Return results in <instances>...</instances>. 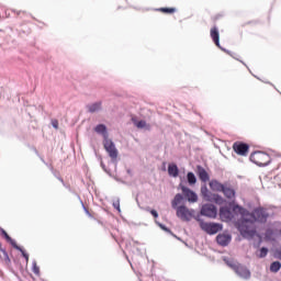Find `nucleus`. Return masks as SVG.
<instances>
[{"label":"nucleus","instance_id":"5","mask_svg":"<svg viewBox=\"0 0 281 281\" xmlns=\"http://www.w3.org/2000/svg\"><path fill=\"white\" fill-rule=\"evenodd\" d=\"M177 216L181 221H192V216H194V211L188 209L186 205L178 206L177 209Z\"/></svg>","mask_w":281,"mask_h":281},{"label":"nucleus","instance_id":"2","mask_svg":"<svg viewBox=\"0 0 281 281\" xmlns=\"http://www.w3.org/2000/svg\"><path fill=\"white\" fill-rule=\"evenodd\" d=\"M250 161L256 166H269L271 164V156L265 151H254L250 155Z\"/></svg>","mask_w":281,"mask_h":281},{"label":"nucleus","instance_id":"36","mask_svg":"<svg viewBox=\"0 0 281 281\" xmlns=\"http://www.w3.org/2000/svg\"><path fill=\"white\" fill-rule=\"evenodd\" d=\"M162 170L166 171V167H162Z\"/></svg>","mask_w":281,"mask_h":281},{"label":"nucleus","instance_id":"3","mask_svg":"<svg viewBox=\"0 0 281 281\" xmlns=\"http://www.w3.org/2000/svg\"><path fill=\"white\" fill-rule=\"evenodd\" d=\"M103 147L104 150L108 153L109 157L112 159V161H117V155H120V153L115 147V143H113L110 138H105L103 139Z\"/></svg>","mask_w":281,"mask_h":281},{"label":"nucleus","instance_id":"31","mask_svg":"<svg viewBox=\"0 0 281 281\" xmlns=\"http://www.w3.org/2000/svg\"><path fill=\"white\" fill-rule=\"evenodd\" d=\"M18 251H21L23 258H25L26 262H30V255H27V252H25V250H23V248L20 247V249H18Z\"/></svg>","mask_w":281,"mask_h":281},{"label":"nucleus","instance_id":"32","mask_svg":"<svg viewBox=\"0 0 281 281\" xmlns=\"http://www.w3.org/2000/svg\"><path fill=\"white\" fill-rule=\"evenodd\" d=\"M150 214L154 216V218H159V213H157L155 210H151Z\"/></svg>","mask_w":281,"mask_h":281},{"label":"nucleus","instance_id":"14","mask_svg":"<svg viewBox=\"0 0 281 281\" xmlns=\"http://www.w3.org/2000/svg\"><path fill=\"white\" fill-rule=\"evenodd\" d=\"M196 175L203 183H207V181H210V175L202 166L196 167Z\"/></svg>","mask_w":281,"mask_h":281},{"label":"nucleus","instance_id":"22","mask_svg":"<svg viewBox=\"0 0 281 281\" xmlns=\"http://www.w3.org/2000/svg\"><path fill=\"white\" fill-rule=\"evenodd\" d=\"M1 233L4 235L5 240H8V243H10V245H12V247L14 249H21V247L19 245H16V241L14 239H12V237H10V235H8L5 229L1 228Z\"/></svg>","mask_w":281,"mask_h":281},{"label":"nucleus","instance_id":"26","mask_svg":"<svg viewBox=\"0 0 281 281\" xmlns=\"http://www.w3.org/2000/svg\"><path fill=\"white\" fill-rule=\"evenodd\" d=\"M281 269V262L280 261H274L270 265V271L271 273H278Z\"/></svg>","mask_w":281,"mask_h":281},{"label":"nucleus","instance_id":"9","mask_svg":"<svg viewBox=\"0 0 281 281\" xmlns=\"http://www.w3.org/2000/svg\"><path fill=\"white\" fill-rule=\"evenodd\" d=\"M222 193L228 201H232L233 203H234V201H236V189H234V187H232V184L225 183V187H224Z\"/></svg>","mask_w":281,"mask_h":281},{"label":"nucleus","instance_id":"20","mask_svg":"<svg viewBox=\"0 0 281 281\" xmlns=\"http://www.w3.org/2000/svg\"><path fill=\"white\" fill-rule=\"evenodd\" d=\"M89 113H97V111H100L102 109V101L91 103L87 106Z\"/></svg>","mask_w":281,"mask_h":281},{"label":"nucleus","instance_id":"21","mask_svg":"<svg viewBox=\"0 0 281 281\" xmlns=\"http://www.w3.org/2000/svg\"><path fill=\"white\" fill-rule=\"evenodd\" d=\"M214 193H212L207 187H201V196L204 199V201L210 202V199L212 198Z\"/></svg>","mask_w":281,"mask_h":281},{"label":"nucleus","instance_id":"1","mask_svg":"<svg viewBox=\"0 0 281 281\" xmlns=\"http://www.w3.org/2000/svg\"><path fill=\"white\" fill-rule=\"evenodd\" d=\"M238 210L241 215V223L238 225V231L244 238H254L256 236V228H254V223H267L269 218V213L265 207H257L251 213L241 206H234V211Z\"/></svg>","mask_w":281,"mask_h":281},{"label":"nucleus","instance_id":"34","mask_svg":"<svg viewBox=\"0 0 281 281\" xmlns=\"http://www.w3.org/2000/svg\"><path fill=\"white\" fill-rule=\"evenodd\" d=\"M161 229H165V232H168V228H166V226L160 225Z\"/></svg>","mask_w":281,"mask_h":281},{"label":"nucleus","instance_id":"29","mask_svg":"<svg viewBox=\"0 0 281 281\" xmlns=\"http://www.w3.org/2000/svg\"><path fill=\"white\" fill-rule=\"evenodd\" d=\"M112 205H113L114 210H117V212H122V209L120 207V199L113 200Z\"/></svg>","mask_w":281,"mask_h":281},{"label":"nucleus","instance_id":"19","mask_svg":"<svg viewBox=\"0 0 281 281\" xmlns=\"http://www.w3.org/2000/svg\"><path fill=\"white\" fill-rule=\"evenodd\" d=\"M0 259L2 260V262H4V265H10L11 262L10 256L8 255V251L3 249V247L1 246V243H0Z\"/></svg>","mask_w":281,"mask_h":281},{"label":"nucleus","instance_id":"30","mask_svg":"<svg viewBox=\"0 0 281 281\" xmlns=\"http://www.w3.org/2000/svg\"><path fill=\"white\" fill-rule=\"evenodd\" d=\"M32 271L33 273H35V276H38L41 273V268H38V265H36V262L33 263Z\"/></svg>","mask_w":281,"mask_h":281},{"label":"nucleus","instance_id":"10","mask_svg":"<svg viewBox=\"0 0 281 281\" xmlns=\"http://www.w3.org/2000/svg\"><path fill=\"white\" fill-rule=\"evenodd\" d=\"M233 269L239 278H244L245 280H249V278H251V272L241 265L233 266Z\"/></svg>","mask_w":281,"mask_h":281},{"label":"nucleus","instance_id":"18","mask_svg":"<svg viewBox=\"0 0 281 281\" xmlns=\"http://www.w3.org/2000/svg\"><path fill=\"white\" fill-rule=\"evenodd\" d=\"M209 203H216V205H223V203H225V199L220 194L213 193L211 195V199L209 200Z\"/></svg>","mask_w":281,"mask_h":281},{"label":"nucleus","instance_id":"37","mask_svg":"<svg viewBox=\"0 0 281 281\" xmlns=\"http://www.w3.org/2000/svg\"><path fill=\"white\" fill-rule=\"evenodd\" d=\"M280 234H281V228H280Z\"/></svg>","mask_w":281,"mask_h":281},{"label":"nucleus","instance_id":"11","mask_svg":"<svg viewBox=\"0 0 281 281\" xmlns=\"http://www.w3.org/2000/svg\"><path fill=\"white\" fill-rule=\"evenodd\" d=\"M220 218L222 221H225L226 223L232 221L233 215H232V211L229 210V207L227 206H222L220 209Z\"/></svg>","mask_w":281,"mask_h":281},{"label":"nucleus","instance_id":"33","mask_svg":"<svg viewBox=\"0 0 281 281\" xmlns=\"http://www.w3.org/2000/svg\"><path fill=\"white\" fill-rule=\"evenodd\" d=\"M52 126H54L56 130H58V120H53Z\"/></svg>","mask_w":281,"mask_h":281},{"label":"nucleus","instance_id":"24","mask_svg":"<svg viewBox=\"0 0 281 281\" xmlns=\"http://www.w3.org/2000/svg\"><path fill=\"white\" fill-rule=\"evenodd\" d=\"M132 121L135 124L136 128H150V125H148V123H146V121H137L135 119H133Z\"/></svg>","mask_w":281,"mask_h":281},{"label":"nucleus","instance_id":"4","mask_svg":"<svg viewBox=\"0 0 281 281\" xmlns=\"http://www.w3.org/2000/svg\"><path fill=\"white\" fill-rule=\"evenodd\" d=\"M200 227L203 232L210 235L218 234L223 229V225L216 223H207L199 220Z\"/></svg>","mask_w":281,"mask_h":281},{"label":"nucleus","instance_id":"25","mask_svg":"<svg viewBox=\"0 0 281 281\" xmlns=\"http://www.w3.org/2000/svg\"><path fill=\"white\" fill-rule=\"evenodd\" d=\"M187 180L189 186H196V176L192 171L187 173Z\"/></svg>","mask_w":281,"mask_h":281},{"label":"nucleus","instance_id":"23","mask_svg":"<svg viewBox=\"0 0 281 281\" xmlns=\"http://www.w3.org/2000/svg\"><path fill=\"white\" fill-rule=\"evenodd\" d=\"M182 201H183V195H181L180 193H177L171 202V207H173V210H177V207H179Z\"/></svg>","mask_w":281,"mask_h":281},{"label":"nucleus","instance_id":"6","mask_svg":"<svg viewBox=\"0 0 281 281\" xmlns=\"http://www.w3.org/2000/svg\"><path fill=\"white\" fill-rule=\"evenodd\" d=\"M202 216H206L207 218H216L218 211L214 204H204L200 211Z\"/></svg>","mask_w":281,"mask_h":281},{"label":"nucleus","instance_id":"27","mask_svg":"<svg viewBox=\"0 0 281 281\" xmlns=\"http://www.w3.org/2000/svg\"><path fill=\"white\" fill-rule=\"evenodd\" d=\"M158 12H162V14H175L177 8H159Z\"/></svg>","mask_w":281,"mask_h":281},{"label":"nucleus","instance_id":"16","mask_svg":"<svg viewBox=\"0 0 281 281\" xmlns=\"http://www.w3.org/2000/svg\"><path fill=\"white\" fill-rule=\"evenodd\" d=\"M168 175L169 177H173V179H177L179 177V167L177 164L171 162L168 165Z\"/></svg>","mask_w":281,"mask_h":281},{"label":"nucleus","instance_id":"15","mask_svg":"<svg viewBox=\"0 0 281 281\" xmlns=\"http://www.w3.org/2000/svg\"><path fill=\"white\" fill-rule=\"evenodd\" d=\"M209 186L213 192H223L225 188V183L223 184L218 180H211Z\"/></svg>","mask_w":281,"mask_h":281},{"label":"nucleus","instance_id":"17","mask_svg":"<svg viewBox=\"0 0 281 281\" xmlns=\"http://www.w3.org/2000/svg\"><path fill=\"white\" fill-rule=\"evenodd\" d=\"M95 133H98L99 135L103 136V139H108L109 138V133L106 132V125L104 124H99L94 127Z\"/></svg>","mask_w":281,"mask_h":281},{"label":"nucleus","instance_id":"8","mask_svg":"<svg viewBox=\"0 0 281 281\" xmlns=\"http://www.w3.org/2000/svg\"><path fill=\"white\" fill-rule=\"evenodd\" d=\"M233 150L241 157H247V154L249 153V145L243 142H235L233 144Z\"/></svg>","mask_w":281,"mask_h":281},{"label":"nucleus","instance_id":"28","mask_svg":"<svg viewBox=\"0 0 281 281\" xmlns=\"http://www.w3.org/2000/svg\"><path fill=\"white\" fill-rule=\"evenodd\" d=\"M269 254V249L262 247L260 250H259V255H258V258H267V255Z\"/></svg>","mask_w":281,"mask_h":281},{"label":"nucleus","instance_id":"35","mask_svg":"<svg viewBox=\"0 0 281 281\" xmlns=\"http://www.w3.org/2000/svg\"><path fill=\"white\" fill-rule=\"evenodd\" d=\"M59 181H61V183H65V181L63 179H59Z\"/></svg>","mask_w":281,"mask_h":281},{"label":"nucleus","instance_id":"7","mask_svg":"<svg viewBox=\"0 0 281 281\" xmlns=\"http://www.w3.org/2000/svg\"><path fill=\"white\" fill-rule=\"evenodd\" d=\"M179 188L181 189L183 196H186L189 203H196V201H199V195H196L195 192L190 188L183 186V183H180Z\"/></svg>","mask_w":281,"mask_h":281},{"label":"nucleus","instance_id":"12","mask_svg":"<svg viewBox=\"0 0 281 281\" xmlns=\"http://www.w3.org/2000/svg\"><path fill=\"white\" fill-rule=\"evenodd\" d=\"M217 245L221 247H227L232 243V236L227 234H220L216 237Z\"/></svg>","mask_w":281,"mask_h":281},{"label":"nucleus","instance_id":"13","mask_svg":"<svg viewBox=\"0 0 281 281\" xmlns=\"http://www.w3.org/2000/svg\"><path fill=\"white\" fill-rule=\"evenodd\" d=\"M210 34L213 43L221 49V34L218 33V27L213 26Z\"/></svg>","mask_w":281,"mask_h":281}]
</instances>
